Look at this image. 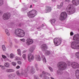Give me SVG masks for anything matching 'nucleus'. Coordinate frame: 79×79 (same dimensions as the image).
<instances>
[{
    "mask_svg": "<svg viewBox=\"0 0 79 79\" xmlns=\"http://www.w3.org/2000/svg\"><path fill=\"white\" fill-rule=\"evenodd\" d=\"M48 68L51 72H53V70L52 67H48Z\"/></svg>",
    "mask_w": 79,
    "mask_h": 79,
    "instance_id": "c9c22d12",
    "label": "nucleus"
},
{
    "mask_svg": "<svg viewBox=\"0 0 79 79\" xmlns=\"http://www.w3.org/2000/svg\"><path fill=\"white\" fill-rule=\"evenodd\" d=\"M6 55H7V57H9V54H6Z\"/></svg>",
    "mask_w": 79,
    "mask_h": 79,
    "instance_id": "0e129e2a",
    "label": "nucleus"
},
{
    "mask_svg": "<svg viewBox=\"0 0 79 79\" xmlns=\"http://www.w3.org/2000/svg\"><path fill=\"white\" fill-rule=\"evenodd\" d=\"M43 79H49V78L47 76V75H44Z\"/></svg>",
    "mask_w": 79,
    "mask_h": 79,
    "instance_id": "cd10ccee",
    "label": "nucleus"
},
{
    "mask_svg": "<svg viewBox=\"0 0 79 79\" xmlns=\"http://www.w3.org/2000/svg\"><path fill=\"white\" fill-rule=\"evenodd\" d=\"M35 58L36 60L37 61H40V56H35Z\"/></svg>",
    "mask_w": 79,
    "mask_h": 79,
    "instance_id": "412c9836",
    "label": "nucleus"
},
{
    "mask_svg": "<svg viewBox=\"0 0 79 79\" xmlns=\"http://www.w3.org/2000/svg\"><path fill=\"white\" fill-rule=\"evenodd\" d=\"M52 2H55L56 1V0H52Z\"/></svg>",
    "mask_w": 79,
    "mask_h": 79,
    "instance_id": "680f3d73",
    "label": "nucleus"
},
{
    "mask_svg": "<svg viewBox=\"0 0 79 79\" xmlns=\"http://www.w3.org/2000/svg\"><path fill=\"white\" fill-rule=\"evenodd\" d=\"M57 7L58 9H60V8H61V7L60 6L57 5Z\"/></svg>",
    "mask_w": 79,
    "mask_h": 79,
    "instance_id": "79ce46f5",
    "label": "nucleus"
},
{
    "mask_svg": "<svg viewBox=\"0 0 79 79\" xmlns=\"http://www.w3.org/2000/svg\"><path fill=\"white\" fill-rule=\"evenodd\" d=\"M41 58H43V59H44V58H45V56L44 55L41 56Z\"/></svg>",
    "mask_w": 79,
    "mask_h": 79,
    "instance_id": "de8ad7c7",
    "label": "nucleus"
},
{
    "mask_svg": "<svg viewBox=\"0 0 79 79\" xmlns=\"http://www.w3.org/2000/svg\"><path fill=\"white\" fill-rule=\"evenodd\" d=\"M48 75V76H50V74L48 73H46V75Z\"/></svg>",
    "mask_w": 79,
    "mask_h": 79,
    "instance_id": "5fc2aeb1",
    "label": "nucleus"
},
{
    "mask_svg": "<svg viewBox=\"0 0 79 79\" xmlns=\"http://www.w3.org/2000/svg\"><path fill=\"white\" fill-rule=\"evenodd\" d=\"M41 48L43 52H45V51H46V50L48 48V46H47V45L43 44L41 45Z\"/></svg>",
    "mask_w": 79,
    "mask_h": 79,
    "instance_id": "9d476101",
    "label": "nucleus"
},
{
    "mask_svg": "<svg viewBox=\"0 0 79 79\" xmlns=\"http://www.w3.org/2000/svg\"><path fill=\"white\" fill-rule=\"evenodd\" d=\"M50 21L51 23L52 24V25H53V24H54L55 23V21H56V20H55V19H51L50 20Z\"/></svg>",
    "mask_w": 79,
    "mask_h": 79,
    "instance_id": "6ab92c4d",
    "label": "nucleus"
},
{
    "mask_svg": "<svg viewBox=\"0 0 79 79\" xmlns=\"http://www.w3.org/2000/svg\"><path fill=\"white\" fill-rule=\"evenodd\" d=\"M43 61L44 63H46L47 61L46 60V59H45V58L43 59Z\"/></svg>",
    "mask_w": 79,
    "mask_h": 79,
    "instance_id": "58836bf2",
    "label": "nucleus"
},
{
    "mask_svg": "<svg viewBox=\"0 0 79 79\" xmlns=\"http://www.w3.org/2000/svg\"><path fill=\"white\" fill-rule=\"evenodd\" d=\"M15 58V60H19V57L18 56H16Z\"/></svg>",
    "mask_w": 79,
    "mask_h": 79,
    "instance_id": "4c0bfd02",
    "label": "nucleus"
},
{
    "mask_svg": "<svg viewBox=\"0 0 79 79\" xmlns=\"http://www.w3.org/2000/svg\"><path fill=\"white\" fill-rule=\"evenodd\" d=\"M0 67H1V68H3L4 67V66H2V65H0Z\"/></svg>",
    "mask_w": 79,
    "mask_h": 79,
    "instance_id": "338daca9",
    "label": "nucleus"
},
{
    "mask_svg": "<svg viewBox=\"0 0 79 79\" xmlns=\"http://www.w3.org/2000/svg\"><path fill=\"white\" fill-rule=\"evenodd\" d=\"M74 35V33H73V32H70V35Z\"/></svg>",
    "mask_w": 79,
    "mask_h": 79,
    "instance_id": "8fccbe9b",
    "label": "nucleus"
},
{
    "mask_svg": "<svg viewBox=\"0 0 79 79\" xmlns=\"http://www.w3.org/2000/svg\"><path fill=\"white\" fill-rule=\"evenodd\" d=\"M5 31L6 34H7V35H10V32H9V31L8 30V29H6Z\"/></svg>",
    "mask_w": 79,
    "mask_h": 79,
    "instance_id": "a878e982",
    "label": "nucleus"
},
{
    "mask_svg": "<svg viewBox=\"0 0 79 79\" xmlns=\"http://www.w3.org/2000/svg\"><path fill=\"white\" fill-rule=\"evenodd\" d=\"M73 40L79 41V34H77L75 35L73 37Z\"/></svg>",
    "mask_w": 79,
    "mask_h": 79,
    "instance_id": "ddd939ff",
    "label": "nucleus"
},
{
    "mask_svg": "<svg viewBox=\"0 0 79 79\" xmlns=\"http://www.w3.org/2000/svg\"><path fill=\"white\" fill-rule=\"evenodd\" d=\"M52 10V8L49 6H46V9L45 10V12L46 13L50 12Z\"/></svg>",
    "mask_w": 79,
    "mask_h": 79,
    "instance_id": "2eb2a0df",
    "label": "nucleus"
},
{
    "mask_svg": "<svg viewBox=\"0 0 79 79\" xmlns=\"http://www.w3.org/2000/svg\"><path fill=\"white\" fill-rule=\"evenodd\" d=\"M29 67H28L27 68V69H25L24 71V75L25 77H27V73H28V71H29Z\"/></svg>",
    "mask_w": 79,
    "mask_h": 79,
    "instance_id": "dca6fc26",
    "label": "nucleus"
},
{
    "mask_svg": "<svg viewBox=\"0 0 79 79\" xmlns=\"http://www.w3.org/2000/svg\"><path fill=\"white\" fill-rule=\"evenodd\" d=\"M17 63H18V64H21V61H19L17 62Z\"/></svg>",
    "mask_w": 79,
    "mask_h": 79,
    "instance_id": "a18cd8bd",
    "label": "nucleus"
},
{
    "mask_svg": "<svg viewBox=\"0 0 79 79\" xmlns=\"http://www.w3.org/2000/svg\"><path fill=\"white\" fill-rule=\"evenodd\" d=\"M26 44L27 45H31V44H33V40H32V39H31L30 38H28L27 40Z\"/></svg>",
    "mask_w": 79,
    "mask_h": 79,
    "instance_id": "9b49d317",
    "label": "nucleus"
},
{
    "mask_svg": "<svg viewBox=\"0 0 79 79\" xmlns=\"http://www.w3.org/2000/svg\"><path fill=\"white\" fill-rule=\"evenodd\" d=\"M7 73H11V72H14V70L11 69H7L6 71Z\"/></svg>",
    "mask_w": 79,
    "mask_h": 79,
    "instance_id": "4be33fe9",
    "label": "nucleus"
},
{
    "mask_svg": "<svg viewBox=\"0 0 79 79\" xmlns=\"http://www.w3.org/2000/svg\"><path fill=\"white\" fill-rule=\"evenodd\" d=\"M15 56V55L11 53L10 54V58H14V57Z\"/></svg>",
    "mask_w": 79,
    "mask_h": 79,
    "instance_id": "7c9ffc66",
    "label": "nucleus"
},
{
    "mask_svg": "<svg viewBox=\"0 0 79 79\" xmlns=\"http://www.w3.org/2000/svg\"><path fill=\"white\" fill-rule=\"evenodd\" d=\"M27 52V51L24 50L23 52V53H26Z\"/></svg>",
    "mask_w": 79,
    "mask_h": 79,
    "instance_id": "bf43d9fd",
    "label": "nucleus"
},
{
    "mask_svg": "<svg viewBox=\"0 0 79 79\" xmlns=\"http://www.w3.org/2000/svg\"><path fill=\"white\" fill-rule=\"evenodd\" d=\"M16 74L18 76H20V75H21V73H19V70H18L16 71Z\"/></svg>",
    "mask_w": 79,
    "mask_h": 79,
    "instance_id": "f704fd0d",
    "label": "nucleus"
},
{
    "mask_svg": "<svg viewBox=\"0 0 79 79\" xmlns=\"http://www.w3.org/2000/svg\"><path fill=\"white\" fill-rule=\"evenodd\" d=\"M36 71H37L39 70V69L38 67H37L36 68Z\"/></svg>",
    "mask_w": 79,
    "mask_h": 79,
    "instance_id": "13d9d810",
    "label": "nucleus"
},
{
    "mask_svg": "<svg viewBox=\"0 0 79 79\" xmlns=\"http://www.w3.org/2000/svg\"><path fill=\"white\" fill-rule=\"evenodd\" d=\"M4 66H5V67H6V68H8V67L10 66V64H9L8 63L6 62L5 63Z\"/></svg>",
    "mask_w": 79,
    "mask_h": 79,
    "instance_id": "393cba45",
    "label": "nucleus"
},
{
    "mask_svg": "<svg viewBox=\"0 0 79 79\" xmlns=\"http://www.w3.org/2000/svg\"><path fill=\"white\" fill-rule=\"evenodd\" d=\"M71 47L73 49H79V44L77 41H74L71 44Z\"/></svg>",
    "mask_w": 79,
    "mask_h": 79,
    "instance_id": "39448f33",
    "label": "nucleus"
},
{
    "mask_svg": "<svg viewBox=\"0 0 79 79\" xmlns=\"http://www.w3.org/2000/svg\"><path fill=\"white\" fill-rule=\"evenodd\" d=\"M75 74L77 78L79 79V70L77 69L75 71Z\"/></svg>",
    "mask_w": 79,
    "mask_h": 79,
    "instance_id": "a211bd4d",
    "label": "nucleus"
},
{
    "mask_svg": "<svg viewBox=\"0 0 79 79\" xmlns=\"http://www.w3.org/2000/svg\"><path fill=\"white\" fill-rule=\"evenodd\" d=\"M43 74H44V75H45L47 74V73L43 71L42 72Z\"/></svg>",
    "mask_w": 79,
    "mask_h": 79,
    "instance_id": "37998d69",
    "label": "nucleus"
},
{
    "mask_svg": "<svg viewBox=\"0 0 79 79\" xmlns=\"http://www.w3.org/2000/svg\"><path fill=\"white\" fill-rule=\"evenodd\" d=\"M71 66L73 69H76L77 68H79V64L78 63L76 62H72L71 64Z\"/></svg>",
    "mask_w": 79,
    "mask_h": 79,
    "instance_id": "1a4fd4ad",
    "label": "nucleus"
},
{
    "mask_svg": "<svg viewBox=\"0 0 79 79\" xmlns=\"http://www.w3.org/2000/svg\"><path fill=\"white\" fill-rule=\"evenodd\" d=\"M57 66L60 70L57 71V74H62L63 72L61 71L64 70L65 69V68H66L67 66L66 64L63 62H60L58 64Z\"/></svg>",
    "mask_w": 79,
    "mask_h": 79,
    "instance_id": "f257e3e1",
    "label": "nucleus"
},
{
    "mask_svg": "<svg viewBox=\"0 0 79 79\" xmlns=\"http://www.w3.org/2000/svg\"><path fill=\"white\" fill-rule=\"evenodd\" d=\"M31 56V59L32 60H34V56L33 55H32L31 53H29L28 54V61L29 62H31V59H30V57Z\"/></svg>",
    "mask_w": 79,
    "mask_h": 79,
    "instance_id": "f8f14e48",
    "label": "nucleus"
},
{
    "mask_svg": "<svg viewBox=\"0 0 79 79\" xmlns=\"http://www.w3.org/2000/svg\"><path fill=\"white\" fill-rule=\"evenodd\" d=\"M40 77H42V74H41L40 76Z\"/></svg>",
    "mask_w": 79,
    "mask_h": 79,
    "instance_id": "e2e57ef3",
    "label": "nucleus"
},
{
    "mask_svg": "<svg viewBox=\"0 0 79 79\" xmlns=\"http://www.w3.org/2000/svg\"><path fill=\"white\" fill-rule=\"evenodd\" d=\"M11 17V14L9 13H4L3 16V19L4 20H8Z\"/></svg>",
    "mask_w": 79,
    "mask_h": 79,
    "instance_id": "6e6552de",
    "label": "nucleus"
},
{
    "mask_svg": "<svg viewBox=\"0 0 79 79\" xmlns=\"http://www.w3.org/2000/svg\"><path fill=\"white\" fill-rule=\"evenodd\" d=\"M67 13L65 12H61L60 15V19L61 21H63L65 20L67 18Z\"/></svg>",
    "mask_w": 79,
    "mask_h": 79,
    "instance_id": "423d86ee",
    "label": "nucleus"
},
{
    "mask_svg": "<svg viewBox=\"0 0 79 79\" xmlns=\"http://www.w3.org/2000/svg\"><path fill=\"white\" fill-rule=\"evenodd\" d=\"M35 66L36 68H38L37 66H38V65H37V64H35Z\"/></svg>",
    "mask_w": 79,
    "mask_h": 79,
    "instance_id": "3c124183",
    "label": "nucleus"
},
{
    "mask_svg": "<svg viewBox=\"0 0 79 79\" xmlns=\"http://www.w3.org/2000/svg\"><path fill=\"white\" fill-rule=\"evenodd\" d=\"M71 0H65V2H70Z\"/></svg>",
    "mask_w": 79,
    "mask_h": 79,
    "instance_id": "864d4df0",
    "label": "nucleus"
},
{
    "mask_svg": "<svg viewBox=\"0 0 79 79\" xmlns=\"http://www.w3.org/2000/svg\"><path fill=\"white\" fill-rule=\"evenodd\" d=\"M28 10V8L27 7H25V8H22V11H25L26 10Z\"/></svg>",
    "mask_w": 79,
    "mask_h": 79,
    "instance_id": "2f4dec72",
    "label": "nucleus"
},
{
    "mask_svg": "<svg viewBox=\"0 0 79 79\" xmlns=\"http://www.w3.org/2000/svg\"><path fill=\"white\" fill-rule=\"evenodd\" d=\"M21 74L22 75H24V73L23 72H22L21 73Z\"/></svg>",
    "mask_w": 79,
    "mask_h": 79,
    "instance_id": "4d7b16f0",
    "label": "nucleus"
},
{
    "mask_svg": "<svg viewBox=\"0 0 79 79\" xmlns=\"http://www.w3.org/2000/svg\"><path fill=\"white\" fill-rule=\"evenodd\" d=\"M17 52L18 53V55H19L20 56H21V50L19 49H17Z\"/></svg>",
    "mask_w": 79,
    "mask_h": 79,
    "instance_id": "b1692460",
    "label": "nucleus"
},
{
    "mask_svg": "<svg viewBox=\"0 0 79 79\" xmlns=\"http://www.w3.org/2000/svg\"><path fill=\"white\" fill-rule=\"evenodd\" d=\"M2 47L3 51H6V48H5V45H2Z\"/></svg>",
    "mask_w": 79,
    "mask_h": 79,
    "instance_id": "473e14b6",
    "label": "nucleus"
},
{
    "mask_svg": "<svg viewBox=\"0 0 79 79\" xmlns=\"http://www.w3.org/2000/svg\"><path fill=\"white\" fill-rule=\"evenodd\" d=\"M28 16L30 18H34L37 15V11L35 10H32L30 11L27 13Z\"/></svg>",
    "mask_w": 79,
    "mask_h": 79,
    "instance_id": "20e7f679",
    "label": "nucleus"
},
{
    "mask_svg": "<svg viewBox=\"0 0 79 79\" xmlns=\"http://www.w3.org/2000/svg\"><path fill=\"white\" fill-rule=\"evenodd\" d=\"M60 6H61V7H62V6H63V3L62 2L60 3Z\"/></svg>",
    "mask_w": 79,
    "mask_h": 79,
    "instance_id": "052dcab7",
    "label": "nucleus"
},
{
    "mask_svg": "<svg viewBox=\"0 0 79 79\" xmlns=\"http://www.w3.org/2000/svg\"><path fill=\"white\" fill-rule=\"evenodd\" d=\"M20 40H21V41H22L23 42H25V40L24 39H20Z\"/></svg>",
    "mask_w": 79,
    "mask_h": 79,
    "instance_id": "49530a36",
    "label": "nucleus"
},
{
    "mask_svg": "<svg viewBox=\"0 0 79 79\" xmlns=\"http://www.w3.org/2000/svg\"><path fill=\"white\" fill-rule=\"evenodd\" d=\"M30 8H32V5H31L30 6Z\"/></svg>",
    "mask_w": 79,
    "mask_h": 79,
    "instance_id": "69168bd1",
    "label": "nucleus"
},
{
    "mask_svg": "<svg viewBox=\"0 0 79 79\" xmlns=\"http://www.w3.org/2000/svg\"><path fill=\"white\" fill-rule=\"evenodd\" d=\"M61 42V39L60 38H56L54 40V43L56 46H58Z\"/></svg>",
    "mask_w": 79,
    "mask_h": 79,
    "instance_id": "0eeeda50",
    "label": "nucleus"
},
{
    "mask_svg": "<svg viewBox=\"0 0 79 79\" xmlns=\"http://www.w3.org/2000/svg\"><path fill=\"white\" fill-rule=\"evenodd\" d=\"M35 46H34L31 47L29 49V50L32 53L34 50V49H35Z\"/></svg>",
    "mask_w": 79,
    "mask_h": 79,
    "instance_id": "aec40b11",
    "label": "nucleus"
},
{
    "mask_svg": "<svg viewBox=\"0 0 79 79\" xmlns=\"http://www.w3.org/2000/svg\"><path fill=\"white\" fill-rule=\"evenodd\" d=\"M34 78L35 79H39V77L35 76H34Z\"/></svg>",
    "mask_w": 79,
    "mask_h": 79,
    "instance_id": "ea45409f",
    "label": "nucleus"
},
{
    "mask_svg": "<svg viewBox=\"0 0 79 79\" xmlns=\"http://www.w3.org/2000/svg\"><path fill=\"white\" fill-rule=\"evenodd\" d=\"M16 69H19V68H20V66H19V65H18L16 67Z\"/></svg>",
    "mask_w": 79,
    "mask_h": 79,
    "instance_id": "09e8293b",
    "label": "nucleus"
},
{
    "mask_svg": "<svg viewBox=\"0 0 79 79\" xmlns=\"http://www.w3.org/2000/svg\"><path fill=\"white\" fill-rule=\"evenodd\" d=\"M15 76L16 75L15 74H11L9 75L8 77L10 79H14V78H15Z\"/></svg>",
    "mask_w": 79,
    "mask_h": 79,
    "instance_id": "f3484780",
    "label": "nucleus"
},
{
    "mask_svg": "<svg viewBox=\"0 0 79 79\" xmlns=\"http://www.w3.org/2000/svg\"><path fill=\"white\" fill-rule=\"evenodd\" d=\"M15 34L17 36L22 37L25 35V33L24 31L20 29H16L15 31Z\"/></svg>",
    "mask_w": 79,
    "mask_h": 79,
    "instance_id": "7ed1b4c3",
    "label": "nucleus"
},
{
    "mask_svg": "<svg viewBox=\"0 0 79 79\" xmlns=\"http://www.w3.org/2000/svg\"><path fill=\"white\" fill-rule=\"evenodd\" d=\"M2 58H6V56L4 55H2Z\"/></svg>",
    "mask_w": 79,
    "mask_h": 79,
    "instance_id": "c03bdc74",
    "label": "nucleus"
},
{
    "mask_svg": "<svg viewBox=\"0 0 79 79\" xmlns=\"http://www.w3.org/2000/svg\"><path fill=\"white\" fill-rule=\"evenodd\" d=\"M75 56L77 58H79V52H77L75 54Z\"/></svg>",
    "mask_w": 79,
    "mask_h": 79,
    "instance_id": "c85d7f7f",
    "label": "nucleus"
},
{
    "mask_svg": "<svg viewBox=\"0 0 79 79\" xmlns=\"http://www.w3.org/2000/svg\"><path fill=\"white\" fill-rule=\"evenodd\" d=\"M72 3L74 5L77 6L79 4V0H73Z\"/></svg>",
    "mask_w": 79,
    "mask_h": 79,
    "instance_id": "4468645a",
    "label": "nucleus"
},
{
    "mask_svg": "<svg viewBox=\"0 0 79 79\" xmlns=\"http://www.w3.org/2000/svg\"><path fill=\"white\" fill-rule=\"evenodd\" d=\"M23 58L25 60H26V54H24L23 55Z\"/></svg>",
    "mask_w": 79,
    "mask_h": 79,
    "instance_id": "c756f323",
    "label": "nucleus"
},
{
    "mask_svg": "<svg viewBox=\"0 0 79 79\" xmlns=\"http://www.w3.org/2000/svg\"><path fill=\"white\" fill-rule=\"evenodd\" d=\"M13 65V66H16V63L14 62H12L11 63Z\"/></svg>",
    "mask_w": 79,
    "mask_h": 79,
    "instance_id": "e433bc0d",
    "label": "nucleus"
},
{
    "mask_svg": "<svg viewBox=\"0 0 79 79\" xmlns=\"http://www.w3.org/2000/svg\"><path fill=\"white\" fill-rule=\"evenodd\" d=\"M73 4H70L67 6L66 10L68 15H72L75 12L74 9L73 8Z\"/></svg>",
    "mask_w": 79,
    "mask_h": 79,
    "instance_id": "f03ea898",
    "label": "nucleus"
},
{
    "mask_svg": "<svg viewBox=\"0 0 79 79\" xmlns=\"http://www.w3.org/2000/svg\"><path fill=\"white\" fill-rule=\"evenodd\" d=\"M31 71L32 73H35V69L34 67L32 68Z\"/></svg>",
    "mask_w": 79,
    "mask_h": 79,
    "instance_id": "bb28decb",
    "label": "nucleus"
},
{
    "mask_svg": "<svg viewBox=\"0 0 79 79\" xmlns=\"http://www.w3.org/2000/svg\"><path fill=\"white\" fill-rule=\"evenodd\" d=\"M3 0H0V6L3 5Z\"/></svg>",
    "mask_w": 79,
    "mask_h": 79,
    "instance_id": "72a5a7b5",
    "label": "nucleus"
},
{
    "mask_svg": "<svg viewBox=\"0 0 79 79\" xmlns=\"http://www.w3.org/2000/svg\"><path fill=\"white\" fill-rule=\"evenodd\" d=\"M3 13V12H2V11L0 10V15H2V14Z\"/></svg>",
    "mask_w": 79,
    "mask_h": 79,
    "instance_id": "6e6d98bb",
    "label": "nucleus"
},
{
    "mask_svg": "<svg viewBox=\"0 0 79 79\" xmlns=\"http://www.w3.org/2000/svg\"><path fill=\"white\" fill-rule=\"evenodd\" d=\"M12 46H13V43H12V42H10V48H11V47H12Z\"/></svg>",
    "mask_w": 79,
    "mask_h": 79,
    "instance_id": "a19ab883",
    "label": "nucleus"
},
{
    "mask_svg": "<svg viewBox=\"0 0 79 79\" xmlns=\"http://www.w3.org/2000/svg\"><path fill=\"white\" fill-rule=\"evenodd\" d=\"M13 25V23H11L9 24V26H12Z\"/></svg>",
    "mask_w": 79,
    "mask_h": 79,
    "instance_id": "603ef678",
    "label": "nucleus"
},
{
    "mask_svg": "<svg viewBox=\"0 0 79 79\" xmlns=\"http://www.w3.org/2000/svg\"><path fill=\"white\" fill-rule=\"evenodd\" d=\"M51 79H55L54 78H53L52 77H51Z\"/></svg>",
    "mask_w": 79,
    "mask_h": 79,
    "instance_id": "774afa93",
    "label": "nucleus"
},
{
    "mask_svg": "<svg viewBox=\"0 0 79 79\" xmlns=\"http://www.w3.org/2000/svg\"><path fill=\"white\" fill-rule=\"evenodd\" d=\"M50 54V51H46V52L44 53V54L46 55H48Z\"/></svg>",
    "mask_w": 79,
    "mask_h": 79,
    "instance_id": "5701e85b",
    "label": "nucleus"
}]
</instances>
